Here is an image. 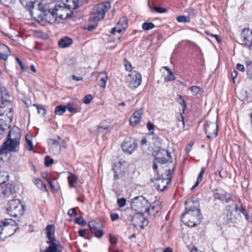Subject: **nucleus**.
<instances>
[{
	"instance_id": "nucleus-28",
	"label": "nucleus",
	"mask_w": 252,
	"mask_h": 252,
	"mask_svg": "<svg viewBox=\"0 0 252 252\" xmlns=\"http://www.w3.org/2000/svg\"><path fill=\"white\" fill-rule=\"evenodd\" d=\"M98 78L100 79L99 85L103 88L106 87V84L108 79L107 74L105 72H100L98 75Z\"/></svg>"
},
{
	"instance_id": "nucleus-17",
	"label": "nucleus",
	"mask_w": 252,
	"mask_h": 252,
	"mask_svg": "<svg viewBox=\"0 0 252 252\" xmlns=\"http://www.w3.org/2000/svg\"><path fill=\"white\" fill-rule=\"evenodd\" d=\"M125 165L121 162L116 163L114 165L113 170L115 179H119L124 176L125 174Z\"/></svg>"
},
{
	"instance_id": "nucleus-37",
	"label": "nucleus",
	"mask_w": 252,
	"mask_h": 252,
	"mask_svg": "<svg viewBox=\"0 0 252 252\" xmlns=\"http://www.w3.org/2000/svg\"><path fill=\"white\" fill-rule=\"evenodd\" d=\"M148 6L151 11L154 10L157 12H158L159 13H165L167 11V9L164 7H158V6H155L154 7H152L150 4V3L149 1L148 2Z\"/></svg>"
},
{
	"instance_id": "nucleus-8",
	"label": "nucleus",
	"mask_w": 252,
	"mask_h": 252,
	"mask_svg": "<svg viewBox=\"0 0 252 252\" xmlns=\"http://www.w3.org/2000/svg\"><path fill=\"white\" fill-rule=\"evenodd\" d=\"M204 128L207 137L208 139H213L217 136L218 126L217 121L215 122H206Z\"/></svg>"
},
{
	"instance_id": "nucleus-58",
	"label": "nucleus",
	"mask_w": 252,
	"mask_h": 252,
	"mask_svg": "<svg viewBox=\"0 0 252 252\" xmlns=\"http://www.w3.org/2000/svg\"><path fill=\"white\" fill-rule=\"evenodd\" d=\"M232 200L231 195L226 192V194L224 196V200L225 202L228 203Z\"/></svg>"
},
{
	"instance_id": "nucleus-60",
	"label": "nucleus",
	"mask_w": 252,
	"mask_h": 252,
	"mask_svg": "<svg viewBox=\"0 0 252 252\" xmlns=\"http://www.w3.org/2000/svg\"><path fill=\"white\" fill-rule=\"evenodd\" d=\"M236 68L241 71V72H244L245 71V67L243 65L240 64V63H237L236 64Z\"/></svg>"
},
{
	"instance_id": "nucleus-40",
	"label": "nucleus",
	"mask_w": 252,
	"mask_h": 252,
	"mask_svg": "<svg viewBox=\"0 0 252 252\" xmlns=\"http://www.w3.org/2000/svg\"><path fill=\"white\" fill-rule=\"evenodd\" d=\"M177 101L182 106V109H183V113H184L186 108V107H187V103H186L185 100L184 99V98L182 95H179L178 96V98L177 99Z\"/></svg>"
},
{
	"instance_id": "nucleus-13",
	"label": "nucleus",
	"mask_w": 252,
	"mask_h": 252,
	"mask_svg": "<svg viewBox=\"0 0 252 252\" xmlns=\"http://www.w3.org/2000/svg\"><path fill=\"white\" fill-rule=\"evenodd\" d=\"M62 1L65 7L70 11V13H68L70 16L72 14V10L75 9L81 5L87 3V0H62Z\"/></svg>"
},
{
	"instance_id": "nucleus-11",
	"label": "nucleus",
	"mask_w": 252,
	"mask_h": 252,
	"mask_svg": "<svg viewBox=\"0 0 252 252\" xmlns=\"http://www.w3.org/2000/svg\"><path fill=\"white\" fill-rule=\"evenodd\" d=\"M155 160L161 164H164L166 162H172V157L170 153L163 149L159 148L157 153Z\"/></svg>"
},
{
	"instance_id": "nucleus-33",
	"label": "nucleus",
	"mask_w": 252,
	"mask_h": 252,
	"mask_svg": "<svg viewBox=\"0 0 252 252\" xmlns=\"http://www.w3.org/2000/svg\"><path fill=\"white\" fill-rule=\"evenodd\" d=\"M1 48L2 49V50L4 51V53H2L0 52V60H3L5 61L8 58L7 53H9L10 52L9 48L8 46L4 44H3L1 46Z\"/></svg>"
},
{
	"instance_id": "nucleus-64",
	"label": "nucleus",
	"mask_w": 252,
	"mask_h": 252,
	"mask_svg": "<svg viewBox=\"0 0 252 252\" xmlns=\"http://www.w3.org/2000/svg\"><path fill=\"white\" fill-rule=\"evenodd\" d=\"M246 64L247 65V69H252V62L250 60L247 61L246 62Z\"/></svg>"
},
{
	"instance_id": "nucleus-23",
	"label": "nucleus",
	"mask_w": 252,
	"mask_h": 252,
	"mask_svg": "<svg viewBox=\"0 0 252 252\" xmlns=\"http://www.w3.org/2000/svg\"><path fill=\"white\" fill-rule=\"evenodd\" d=\"M141 82V75L138 72H136L135 75L131 78L129 86L130 88H136L140 85Z\"/></svg>"
},
{
	"instance_id": "nucleus-19",
	"label": "nucleus",
	"mask_w": 252,
	"mask_h": 252,
	"mask_svg": "<svg viewBox=\"0 0 252 252\" xmlns=\"http://www.w3.org/2000/svg\"><path fill=\"white\" fill-rule=\"evenodd\" d=\"M21 137V134L20 129L17 126H13L9 130L6 138L20 142Z\"/></svg>"
},
{
	"instance_id": "nucleus-24",
	"label": "nucleus",
	"mask_w": 252,
	"mask_h": 252,
	"mask_svg": "<svg viewBox=\"0 0 252 252\" xmlns=\"http://www.w3.org/2000/svg\"><path fill=\"white\" fill-rule=\"evenodd\" d=\"M17 190L15 185L12 184H7L5 185V189L2 190V193L5 195H9L16 193Z\"/></svg>"
},
{
	"instance_id": "nucleus-32",
	"label": "nucleus",
	"mask_w": 252,
	"mask_h": 252,
	"mask_svg": "<svg viewBox=\"0 0 252 252\" xmlns=\"http://www.w3.org/2000/svg\"><path fill=\"white\" fill-rule=\"evenodd\" d=\"M226 194V191L223 190H216L214 192V198L216 199L219 200L221 201H224V196Z\"/></svg>"
},
{
	"instance_id": "nucleus-54",
	"label": "nucleus",
	"mask_w": 252,
	"mask_h": 252,
	"mask_svg": "<svg viewBox=\"0 0 252 252\" xmlns=\"http://www.w3.org/2000/svg\"><path fill=\"white\" fill-rule=\"evenodd\" d=\"M240 212H241L244 215L245 219L246 220H249V216L247 212H246L245 208L242 206H241V209L240 210Z\"/></svg>"
},
{
	"instance_id": "nucleus-42",
	"label": "nucleus",
	"mask_w": 252,
	"mask_h": 252,
	"mask_svg": "<svg viewBox=\"0 0 252 252\" xmlns=\"http://www.w3.org/2000/svg\"><path fill=\"white\" fill-rule=\"evenodd\" d=\"M189 90H190L193 95H197L200 94V88L197 86H193L189 87Z\"/></svg>"
},
{
	"instance_id": "nucleus-38",
	"label": "nucleus",
	"mask_w": 252,
	"mask_h": 252,
	"mask_svg": "<svg viewBox=\"0 0 252 252\" xmlns=\"http://www.w3.org/2000/svg\"><path fill=\"white\" fill-rule=\"evenodd\" d=\"M148 210L145 209L144 213H147L149 215H155L158 212V210H156V206H150V203L148 202V205L147 206Z\"/></svg>"
},
{
	"instance_id": "nucleus-30",
	"label": "nucleus",
	"mask_w": 252,
	"mask_h": 252,
	"mask_svg": "<svg viewBox=\"0 0 252 252\" xmlns=\"http://www.w3.org/2000/svg\"><path fill=\"white\" fill-rule=\"evenodd\" d=\"M68 183L70 188H75L77 183V178L73 174L69 172L67 177Z\"/></svg>"
},
{
	"instance_id": "nucleus-52",
	"label": "nucleus",
	"mask_w": 252,
	"mask_h": 252,
	"mask_svg": "<svg viewBox=\"0 0 252 252\" xmlns=\"http://www.w3.org/2000/svg\"><path fill=\"white\" fill-rule=\"evenodd\" d=\"M116 32L119 33L122 32V29H121L120 27H119L117 25L115 27L112 29L111 33L112 34H114Z\"/></svg>"
},
{
	"instance_id": "nucleus-46",
	"label": "nucleus",
	"mask_w": 252,
	"mask_h": 252,
	"mask_svg": "<svg viewBox=\"0 0 252 252\" xmlns=\"http://www.w3.org/2000/svg\"><path fill=\"white\" fill-rule=\"evenodd\" d=\"M177 119L178 120V122L181 123V127L183 129L185 127V124L183 115L181 113H179L177 115Z\"/></svg>"
},
{
	"instance_id": "nucleus-39",
	"label": "nucleus",
	"mask_w": 252,
	"mask_h": 252,
	"mask_svg": "<svg viewBox=\"0 0 252 252\" xmlns=\"http://www.w3.org/2000/svg\"><path fill=\"white\" fill-rule=\"evenodd\" d=\"M37 109V112L41 116H44L46 113V110L45 107L43 105H39L38 104H33Z\"/></svg>"
},
{
	"instance_id": "nucleus-34",
	"label": "nucleus",
	"mask_w": 252,
	"mask_h": 252,
	"mask_svg": "<svg viewBox=\"0 0 252 252\" xmlns=\"http://www.w3.org/2000/svg\"><path fill=\"white\" fill-rule=\"evenodd\" d=\"M67 110L66 105H59L55 107V113L58 115H62Z\"/></svg>"
},
{
	"instance_id": "nucleus-44",
	"label": "nucleus",
	"mask_w": 252,
	"mask_h": 252,
	"mask_svg": "<svg viewBox=\"0 0 252 252\" xmlns=\"http://www.w3.org/2000/svg\"><path fill=\"white\" fill-rule=\"evenodd\" d=\"M8 175L5 173L0 172V185L5 183L8 180Z\"/></svg>"
},
{
	"instance_id": "nucleus-43",
	"label": "nucleus",
	"mask_w": 252,
	"mask_h": 252,
	"mask_svg": "<svg viewBox=\"0 0 252 252\" xmlns=\"http://www.w3.org/2000/svg\"><path fill=\"white\" fill-rule=\"evenodd\" d=\"M177 21L179 23H189L190 18L185 15H180L177 17Z\"/></svg>"
},
{
	"instance_id": "nucleus-49",
	"label": "nucleus",
	"mask_w": 252,
	"mask_h": 252,
	"mask_svg": "<svg viewBox=\"0 0 252 252\" xmlns=\"http://www.w3.org/2000/svg\"><path fill=\"white\" fill-rule=\"evenodd\" d=\"M109 242L112 247L116 246L117 245L116 238L111 234H109Z\"/></svg>"
},
{
	"instance_id": "nucleus-12",
	"label": "nucleus",
	"mask_w": 252,
	"mask_h": 252,
	"mask_svg": "<svg viewBox=\"0 0 252 252\" xmlns=\"http://www.w3.org/2000/svg\"><path fill=\"white\" fill-rule=\"evenodd\" d=\"M137 144L134 139L127 137L122 144V148L124 153L130 154L137 148Z\"/></svg>"
},
{
	"instance_id": "nucleus-3",
	"label": "nucleus",
	"mask_w": 252,
	"mask_h": 252,
	"mask_svg": "<svg viewBox=\"0 0 252 252\" xmlns=\"http://www.w3.org/2000/svg\"><path fill=\"white\" fill-rule=\"evenodd\" d=\"M25 206L19 199H12L7 204V213L11 217L17 218L22 216Z\"/></svg>"
},
{
	"instance_id": "nucleus-36",
	"label": "nucleus",
	"mask_w": 252,
	"mask_h": 252,
	"mask_svg": "<svg viewBox=\"0 0 252 252\" xmlns=\"http://www.w3.org/2000/svg\"><path fill=\"white\" fill-rule=\"evenodd\" d=\"M205 172V169L202 167L201 169V171L197 177V181L195 185L191 188V189H193L203 180V175Z\"/></svg>"
},
{
	"instance_id": "nucleus-61",
	"label": "nucleus",
	"mask_w": 252,
	"mask_h": 252,
	"mask_svg": "<svg viewBox=\"0 0 252 252\" xmlns=\"http://www.w3.org/2000/svg\"><path fill=\"white\" fill-rule=\"evenodd\" d=\"M157 163H158V162H157V161H155L154 160L153 165V170H154V172L156 173H157V174L158 175H159V174H158V166H157Z\"/></svg>"
},
{
	"instance_id": "nucleus-14",
	"label": "nucleus",
	"mask_w": 252,
	"mask_h": 252,
	"mask_svg": "<svg viewBox=\"0 0 252 252\" xmlns=\"http://www.w3.org/2000/svg\"><path fill=\"white\" fill-rule=\"evenodd\" d=\"M82 102L77 98H73L66 104L67 110L72 114H76L81 111Z\"/></svg>"
},
{
	"instance_id": "nucleus-45",
	"label": "nucleus",
	"mask_w": 252,
	"mask_h": 252,
	"mask_svg": "<svg viewBox=\"0 0 252 252\" xmlns=\"http://www.w3.org/2000/svg\"><path fill=\"white\" fill-rule=\"evenodd\" d=\"M75 222L78 224H80L82 226H84L86 224V221L81 216H80L75 219Z\"/></svg>"
},
{
	"instance_id": "nucleus-9",
	"label": "nucleus",
	"mask_w": 252,
	"mask_h": 252,
	"mask_svg": "<svg viewBox=\"0 0 252 252\" xmlns=\"http://www.w3.org/2000/svg\"><path fill=\"white\" fill-rule=\"evenodd\" d=\"M19 144L20 142L6 138V141L2 144L0 148L1 155L3 151L6 152H16L18 151L19 149Z\"/></svg>"
},
{
	"instance_id": "nucleus-20",
	"label": "nucleus",
	"mask_w": 252,
	"mask_h": 252,
	"mask_svg": "<svg viewBox=\"0 0 252 252\" xmlns=\"http://www.w3.org/2000/svg\"><path fill=\"white\" fill-rule=\"evenodd\" d=\"M143 114V111L142 109L135 111L129 119L130 125L132 126H135L138 124L141 121Z\"/></svg>"
},
{
	"instance_id": "nucleus-1",
	"label": "nucleus",
	"mask_w": 252,
	"mask_h": 252,
	"mask_svg": "<svg viewBox=\"0 0 252 252\" xmlns=\"http://www.w3.org/2000/svg\"><path fill=\"white\" fill-rule=\"evenodd\" d=\"M111 7L109 2L105 1L95 5L93 9L92 14L89 18L90 21H99L102 20Z\"/></svg>"
},
{
	"instance_id": "nucleus-56",
	"label": "nucleus",
	"mask_w": 252,
	"mask_h": 252,
	"mask_svg": "<svg viewBox=\"0 0 252 252\" xmlns=\"http://www.w3.org/2000/svg\"><path fill=\"white\" fill-rule=\"evenodd\" d=\"M147 126L149 131L153 134L154 131V125L151 122H149L148 123Z\"/></svg>"
},
{
	"instance_id": "nucleus-7",
	"label": "nucleus",
	"mask_w": 252,
	"mask_h": 252,
	"mask_svg": "<svg viewBox=\"0 0 252 252\" xmlns=\"http://www.w3.org/2000/svg\"><path fill=\"white\" fill-rule=\"evenodd\" d=\"M171 170L169 169L168 173L166 174V178L163 177L162 175H158V177L156 178V182L155 183V186L157 189L159 191H163L167 188V185L171 181Z\"/></svg>"
},
{
	"instance_id": "nucleus-63",
	"label": "nucleus",
	"mask_w": 252,
	"mask_h": 252,
	"mask_svg": "<svg viewBox=\"0 0 252 252\" xmlns=\"http://www.w3.org/2000/svg\"><path fill=\"white\" fill-rule=\"evenodd\" d=\"M96 25H97L95 24V25H92L88 26L87 27L88 31H93V30L95 29L96 27Z\"/></svg>"
},
{
	"instance_id": "nucleus-25",
	"label": "nucleus",
	"mask_w": 252,
	"mask_h": 252,
	"mask_svg": "<svg viewBox=\"0 0 252 252\" xmlns=\"http://www.w3.org/2000/svg\"><path fill=\"white\" fill-rule=\"evenodd\" d=\"M73 41L71 38L65 36L61 38L58 42V45L62 48H67L72 44Z\"/></svg>"
},
{
	"instance_id": "nucleus-41",
	"label": "nucleus",
	"mask_w": 252,
	"mask_h": 252,
	"mask_svg": "<svg viewBox=\"0 0 252 252\" xmlns=\"http://www.w3.org/2000/svg\"><path fill=\"white\" fill-rule=\"evenodd\" d=\"M155 26L153 23L145 22L142 24V28L145 31H148L155 28Z\"/></svg>"
},
{
	"instance_id": "nucleus-15",
	"label": "nucleus",
	"mask_w": 252,
	"mask_h": 252,
	"mask_svg": "<svg viewBox=\"0 0 252 252\" xmlns=\"http://www.w3.org/2000/svg\"><path fill=\"white\" fill-rule=\"evenodd\" d=\"M46 243L49 246L45 249V252H61L63 250V247L56 239L47 240Z\"/></svg>"
},
{
	"instance_id": "nucleus-59",
	"label": "nucleus",
	"mask_w": 252,
	"mask_h": 252,
	"mask_svg": "<svg viewBox=\"0 0 252 252\" xmlns=\"http://www.w3.org/2000/svg\"><path fill=\"white\" fill-rule=\"evenodd\" d=\"M119 216L117 213H113L111 214V219L112 221H115L118 220Z\"/></svg>"
},
{
	"instance_id": "nucleus-21",
	"label": "nucleus",
	"mask_w": 252,
	"mask_h": 252,
	"mask_svg": "<svg viewBox=\"0 0 252 252\" xmlns=\"http://www.w3.org/2000/svg\"><path fill=\"white\" fill-rule=\"evenodd\" d=\"M201 219L202 217L199 212V215H193V216L184 221L183 223L188 226L194 227L200 223Z\"/></svg>"
},
{
	"instance_id": "nucleus-2",
	"label": "nucleus",
	"mask_w": 252,
	"mask_h": 252,
	"mask_svg": "<svg viewBox=\"0 0 252 252\" xmlns=\"http://www.w3.org/2000/svg\"><path fill=\"white\" fill-rule=\"evenodd\" d=\"M64 10V8L60 5L56 4L54 8L50 9H49L47 12L45 11V14L43 15V20L49 23H55L58 17L60 19H66L70 17V16L68 13H66V15L64 16L62 14H60L58 12H60Z\"/></svg>"
},
{
	"instance_id": "nucleus-35",
	"label": "nucleus",
	"mask_w": 252,
	"mask_h": 252,
	"mask_svg": "<svg viewBox=\"0 0 252 252\" xmlns=\"http://www.w3.org/2000/svg\"><path fill=\"white\" fill-rule=\"evenodd\" d=\"M32 182L38 189L43 191H46V185L41 182V180L34 178L33 179Z\"/></svg>"
},
{
	"instance_id": "nucleus-26",
	"label": "nucleus",
	"mask_w": 252,
	"mask_h": 252,
	"mask_svg": "<svg viewBox=\"0 0 252 252\" xmlns=\"http://www.w3.org/2000/svg\"><path fill=\"white\" fill-rule=\"evenodd\" d=\"M46 233V237L48 240L56 239L55 237V227L52 224L48 225L45 229Z\"/></svg>"
},
{
	"instance_id": "nucleus-4",
	"label": "nucleus",
	"mask_w": 252,
	"mask_h": 252,
	"mask_svg": "<svg viewBox=\"0 0 252 252\" xmlns=\"http://www.w3.org/2000/svg\"><path fill=\"white\" fill-rule=\"evenodd\" d=\"M189 204L190 205L186 207L185 211L182 214L181 220L183 222L190 217L193 216V215H199L200 210L199 209V203L197 201H186L185 205Z\"/></svg>"
},
{
	"instance_id": "nucleus-57",
	"label": "nucleus",
	"mask_w": 252,
	"mask_h": 252,
	"mask_svg": "<svg viewBox=\"0 0 252 252\" xmlns=\"http://www.w3.org/2000/svg\"><path fill=\"white\" fill-rule=\"evenodd\" d=\"M16 61H17L21 70L23 71H25L26 70V68L25 67L23 62L18 58H16Z\"/></svg>"
},
{
	"instance_id": "nucleus-29",
	"label": "nucleus",
	"mask_w": 252,
	"mask_h": 252,
	"mask_svg": "<svg viewBox=\"0 0 252 252\" xmlns=\"http://www.w3.org/2000/svg\"><path fill=\"white\" fill-rule=\"evenodd\" d=\"M116 25L122 29V31H125L127 27V19L126 17H123L120 19Z\"/></svg>"
},
{
	"instance_id": "nucleus-47",
	"label": "nucleus",
	"mask_w": 252,
	"mask_h": 252,
	"mask_svg": "<svg viewBox=\"0 0 252 252\" xmlns=\"http://www.w3.org/2000/svg\"><path fill=\"white\" fill-rule=\"evenodd\" d=\"M93 99V96L91 94H88L84 96L83 99V102L86 104H89Z\"/></svg>"
},
{
	"instance_id": "nucleus-62",
	"label": "nucleus",
	"mask_w": 252,
	"mask_h": 252,
	"mask_svg": "<svg viewBox=\"0 0 252 252\" xmlns=\"http://www.w3.org/2000/svg\"><path fill=\"white\" fill-rule=\"evenodd\" d=\"M108 251L109 252H119V250L116 248V246L109 247Z\"/></svg>"
},
{
	"instance_id": "nucleus-27",
	"label": "nucleus",
	"mask_w": 252,
	"mask_h": 252,
	"mask_svg": "<svg viewBox=\"0 0 252 252\" xmlns=\"http://www.w3.org/2000/svg\"><path fill=\"white\" fill-rule=\"evenodd\" d=\"M20 1L23 6L31 11L32 14V9L34 7L35 0H20Z\"/></svg>"
},
{
	"instance_id": "nucleus-31",
	"label": "nucleus",
	"mask_w": 252,
	"mask_h": 252,
	"mask_svg": "<svg viewBox=\"0 0 252 252\" xmlns=\"http://www.w3.org/2000/svg\"><path fill=\"white\" fill-rule=\"evenodd\" d=\"M162 68L167 71V75L164 77V80L166 81H172L175 80V76L173 72L167 66H163Z\"/></svg>"
},
{
	"instance_id": "nucleus-22",
	"label": "nucleus",
	"mask_w": 252,
	"mask_h": 252,
	"mask_svg": "<svg viewBox=\"0 0 252 252\" xmlns=\"http://www.w3.org/2000/svg\"><path fill=\"white\" fill-rule=\"evenodd\" d=\"M143 213H144L137 212V213L134 216L132 219V221L134 226H139L142 228H144L143 225L145 222L147 220L143 215Z\"/></svg>"
},
{
	"instance_id": "nucleus-51",
	"label": "nucleus",
	"mask_w": 252,
	"mask_h": 252,
	"mask_svg": "<svg viewBox=\"0 0 252 252\" xmlns=\"http://www.w3.org/2000/svg\"><path fill=\"white\" fill-rule=\"evenodd\" d=\"M126 199L124 198L118 199L117 203L120 207H123L125 206Z\"/></svg>"
},
{
	"instance_id": "nucleus-6",
	"label": "nucleus",
	"mask_w": 252,
	"mask_h": 252,
	"mask_svg": "<svg viewBox=\"0 0 252 252\" xmlns=\"http://www.w3.org/2000/svg\"><path fill=\"white\" fill-rule=\"evenodd\" d=\"M148 201L143 196L135 197L130 201L131 209L137 212L144 213L145 209L148 210Z\"/></svg>"
},
{
	"instance_id": "nucleus-55",
	"label": "nucleus",
	"mask_w": 252,
	"mask_h": 252,
	"mask_svg": "<svg viewBox=\"0 0 252 252\" xmlns=\"http://www.w3.org/2000/svg\"><path fill=\"white\" fill-rule=\"evenodd\" d=\"M69 216L72 217L73 216H77V213L75 208L70 209L67 212Z\"/></svg>"
},
{
	"instance_id": "nucleus-16",
	"label": "nucleus",
	"mask_w": 252,
	"mask_h": 252,
	"mask_svg": "<svg viewBox=\"0 0 252 252\" xmlns=\"http://www.w3.org/2000/svg\"><path fill=\"white\" fill-rule=\"evenodd\" d=\"M49 152L54 155H58L61 152V147L62 144L56 139H50L48 140Z\"/></svg>"
},
{
	"instance_id": "nucleus-10",
	"label": "nucleus",
	"mask_w": 252,
	"mask_h": 252,
	"mask_svg": "<svg viewBox=\"0 0 252 252\" xmlns=\"http://www.w3.org/2000/svg\"><path fill=\"white\" fill-rule=\"evenodd\" d=\"M242 45L250 50H252V31L249 28H244L241 33Z\"/></svg>"
},
{
	"instance_id": "nucleus-53",
	"label": "nucleus",
	"mask_w": 252,
	"mask_h": 252,
	"mask_svg": "<svg viewBox=\"0 0 252 252\" xmlns=\"http://www.w3.org/2000/svg\"><path fill=\"white\" fill-rule=\"evenodd\" d=\"M124 63L126 69L127 71H130L132 70V66L131 63L126 59H125L124 60Z\"/></svg>"
},
{
	"instance_id": "nucleus-50",
	"label": "nucleus",
	"mask_w": 252,
	"mask_h": 252,
	"mask_svg": "<svg viewBox=\"0 0 252 252\" xmlns=\"http://www.w3.org/2000/svg\"><path fill=\"white\" fill-rule=\"evenodd\" d=\"M26 148L28 151H32L33 149V145L32 141L31 140L28 139L26 137Z\"/></svg>"
},
{
	"instance_id": "nucleus-5",
	"label": "nucleus",
	"mask_w": 252,
	"mask_h": 252,
	"mask_svg": "<svg viewBox=\"0 0 252 252\" xmlns=\"http://www.w3.org/2000/svg\"><path fill=\"white\" fill-rule=\"evenodd\" d=\"M15 224V221L10 219H5L0 221V240H3L13 234L15 231L11 232L9 230Z\"/></svg>"
},
{
	"instance_id": "nucleus-48",
	"label": "nucleus",
	"mask_w": 252,
	"mask_h": 252,
	"mask_svg": "<svg viewBox=\"0 0 252 252\" xmlns=\"http://www.w3.org/2000/svg\"><path fill=\"white\" fill-rule=\"evenodd\" d=\"M54 162V160L50 158L48 156H46L45 158V165L47 167L50 166Z\"/></svg>"
},
{
	"instance_id": "nucleus-18",
	"label": "nucleus",
	"mask_w": 252,
	"mask_h": 252,
	"mask_svg": "<svg viewBox=\"0 0 252 252\" xmlns=\"http://www.w3.org/2000/svg\"><path fill=\"white\" fill-rule=\"evenodd\" d=\"M92 234H94V236L97 238H101L104 235L103 230L97 227L96 224L94 221H90L88 224Z\"/></svg>"
}]
</instances>
